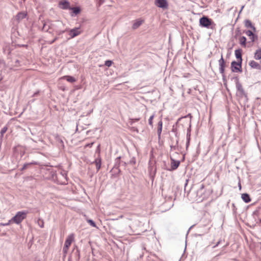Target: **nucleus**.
Wrapping results in <instances>:
<instances>
[{"label":"nucleus","instance_id":"nucleus-48","mask_svg":"<svg viewBox=\"0 0 261 261\" xmlns=\"http://www.w3.org/2000/svg\"><path fill=\"white\" fill-rule=\"evenodd\" d=\"M41 227H43V224H41Z\"/></svg>","mask_w":261,"mask_h":261},{"label":"nucleus","instance_id":"nucleus-42","mask_svg":"<svg viewBox=\"0 0 261 261\" xmlns=\"http://www.w3.org/2000/svg\"><path fill=\"white\" fill-rule=\"evenodd\" d=\"M38 92H35V93L33 94V96H36V95L38 94Z\"/></svg>","mask_w":261,"mask_h":261},{"label":"nucleus","instance_id":"nucleus-26","mask_svg":"<svg viewBox=\"0 0 261 261\" xmlns=\"http://www.w3.org/2000/svg\"><path fill=\"white\" fill-rule=\"evenodd\" d=\"M112 61L111 60H107L105 62V65L107 67H110L112 65Z\"/></svg>","mask_w":261,"mask_h":261},{"label":"nucleus","instance_id":"nucleus-37","mask_svg":"<svg viewBox=\"0 0 261 261\" xmlns=\"http://www.w3.org/2000/svg\"><path fill=\"white\" fill-rule=\"evenodd\" d=\"M58 37H55L54 38V39L53 40H52L50 42V44H52L54 42H55L57 39H58Z\"/></svg>","mask_w":261,"mask_h":261},{"label":"nucleus","instance_id":"nucleus-34","mask_svg":"<svg viewBox=\"0 0 261 261\" xmlns=\"http://www.w3.org/2000/svg\"><path fill=\"white\" fill-rule=\"evenodd\" d=\"M221 240H220L218 242H217V243H216V244L215 245H214L213 248H215V247H217L221 243Z\"/></svg>","mask_w":261,"mask_h":261},{"label":"nucleus","instance_id":"nucleus-32","mask_svg":"<svg viewBox=\"0 0 261 261\" xmlns=\"http://www.w3.org/2000/svg\"><path fill=\"white\" fill-rule=\"evenodd\" d=\"M255 38H256V39H257V36H255L254 34H253V36H251V37H250V39L251 40L252 42H254V41Z\"/></svg>","mask_w":261,"mask_h":261},{"label":"nucleus","instance_id":"nucleus-29","mask_svg":"<svg viewBox=\"0 0 261 261\" xmlns=\"http://www.w3.org/2000/svg\"><path fill=\"white\" fill-rule=\"evenodd\" d=\"M245 34L249 37H251V36L253 35V32L250 30H248V31H246Z\"/></svg>","mask_w":261,"mask_h":261},{"label":"nucleus","instance_id":"nucleus-44","mask_svg":"<svg viewBox=\"0 0 261 261\" xmlns=\"http://www.w3.org/2000/svg\"><path fill=\"white\" fill-rule=\"evenodd\" d=\"M239 187H240V189H241V185L240 183H239Z\"/></svg>","mask_w":261,"mask_h":261},{"label":"nucleus","instance_id":"nucleus-36","mask_svg":"<svg viewBox=\"0 0 261 261\" xmlns=\"http://www.w3.org/2000/svg\"><path fill=\"white\" fill-rule=\"evenodd\" d=\"M170 148H171V150H175L176 148V146L171 145Z\"/></svg>","mask_w":261,"mask_h":261},{"label":"nucleus","instance_id":"nucleus-14","mask_svg":"<svg viewBox=\"0 0 261 261\" xmlns=\"http://www.w3.org/2000/svg\"><path fill=\"white\" fill-rule=\"evenodd\" d=\"M162 126H163V122L162 120H160L158 124V138L160 139L161 138V135L162 130Z\"/></svg>","mask_w":261,"mask_h":261},{"label":"nucleus","instance_id":"nucleus-41","mask_svg":"<svg viewBox=\"0 0 261 261\" xmlns=\"http://www.w3.org/2000/svg\"><path fill=\"white\" fill-rule=\"evenodd\" d=\"M99 147H100V145H99L97 147V150L96 151H98L99 153V151H100V150H99Z\"/></svg>","mask_w":261,"mask_h":261},{"label":"nucleus","instance_id":"nucleus-49","mask_svg":"<svg viewBox=\"0 0 261 261\" xmlns=\"http://www.w3.org/2000/svg\"><path fill=\"white\" fill-rule=\"evenodd\" d=\"M139 120V119H136V121H138Z\"/></svg>","mask_w":261,"mask_h":261},{"label":"nucleus","instance_id":"nucleus-11","mask_svg":"<svg viewBox=\"0 0 261 261\" xmlns=\"http://www.w3.org/2000/svg\"><path fill=\"white\" fill-rule=\"evenodd\" d=\"M249 65L252 68L257 69H261V66L256 62L252 60L249 63Z\"/></svg>","mask_w":261,"mask_h":261},{"label":"nucleus","instance_id":"nucleus-9","mask_svg":"<svg viewBox=\"0 0 261 261\" xmlns=\"http://www.w3.org/2000/svg\"><path fill=\"white\" fill-rule=\"evenodd\" d=\"M52 24L50 21H47L46 22H44L43 23V25L42 28V30L46 32H49L50 33L51 32L49 31V30L51 28Z\"/></svg>","mask_w":261,"mask_h":261},{"label":"nucleus","instance_id":"nucleus-17","mask_svg":"<svg viewBox=\"0 0 261 261\" xmlns=\"http://www.w3.org/2000/svg\"><path fill=\"white\" fill-rule=\"evenodd\" d=\"M242 199L246 202L248 203L250 202L251 198L249 194L247 193H244L242 194Z\"/></svg>","mask_w":261,"mask_h":261},{"label":"nucleus","instance_id":"nucleus-24","mask_svg":"<svg viewBox=\"0 0 261 261\" xmlns=\"http://www.w3.org/2000/svg\"><path fill=\"white\" fill-rule=\"evenodd\" d=\"M71 10H72V12L74 14H75V15H77V14H79L81 11L80 8L79 7H77L72 8Z\"/></svg>","mask_w":261,"mask_h":261},{"label":"nucleus","instance_id":"nucleus-20","mask_svg":"<svg viewBox=\"0 0 261 261\" xmlns=\"http://www.w3.org/2000/svg\"><path fill=\"white\" fill-rule=\"evenodd\" d=\"M63 79L71 83L76 81V80L74 77L69 75L64 76L63 77Z\"/></svg>","mask_w":261,"mask_h":261},{"label":"nucleus","instance_id":"nucleus-1","mask_svg":"<svg viewBox=\"0 0 261 261\" xmlns=\"http://www.w3.org/2000/svg\"><path fill=\"white\" fill-rule=\"evenodd\" d=\"M199 25L201 27L211 29H214L216 25L212 19L205 16H203L200 18Z\"/></svg>","mask_w":261,"mask_h":261},{"label":"nucleus","instance_id":"nucleus-47","mask_svg":"<svg viewBox=\"0 0 261 261\" xmlns=\"http://www.w3.org/2000/svg\"><path fill=\"white\" fill-rule=\"evenodd\" d=\"M41 227H43V224H41Z\"/></svg>","mask_w":261,"mask_h":261},{"label":"nucleus","instance_id":"nucleus-8","mask_svg":"<svg viewBox=\"0 0 261 261\" xmlns=\"http://www.w3.org/2000/svg\"><path fill=\"white\" fill-rule=\"evenodd\" d=\"M81 33V31L80 30V28H75L69 31V35L70 38H73L80 35Z\"/></svg>","mask_w":261,"mask_h":261},{"label":"nucleus","instance_id":"nucleus-31","mask_svg":"<svg viewBox=\"0 0 261 261\" xmlns=\"http://www.w3.org/2000/svg\"><path fill=\"white\" fill-rule=\"evenodd\" d=\"M7 127H4L1 130V134L2 136H3L7 131Z\"/></svg>","mask_w":261,"mask_h":261},{"label":"nucleus","instance_id":"nucleus-35","mask_svg":"<svg viewBox=\"0 0 261 261\" xmlns=\"http://www.w3.org/2000/svg\"><path fill=\"white\" fill-rule=\"evenodd\" d=\"M190 140H187V143H186V149H188L189 144H190Z\"/></svg>","mask_w":261,"mask_h":261},{"label":"nucleus","instance_id":"nucleus-39","mask_svg":"<svg viewBox=\"0 0 261 261\" xmlns=\"http://www.w3.org/2000/svg\"><path fill=\"white\" fill-rule=\"evenodd\" d=\"M130 164H135V161L134 160H132L130 161Z\"/></svg>","mask_w":261,"mask_h":261},{"label":"nucleus","instance_id":"nucleus-28","mask_svg":"<svg viewBox=\"0 0 261 261\" xmlns=\"http://www.w3.org/2000/svg\"><path fill=\"white\" fill-rule=\"evenodd\" d=\"M62 4L64 9H67L69 6V3L68 2H64Z\"/></svg>","mask_w":261,"mask_h":261},{"label":"nucleus","instance_id":"nucleus-22","mask_svg":"<svg viewBox=\"0 0 261 261\" xmlns=\"http://www.w3.org/2000/svg\"><path fill=\"white\" fill-rule=\"evenodd\" d=\"M120 158L121 157L119 156L115 159V165L114 166V168L116 169H118L119 168L120 164L121 163Z\"/></svg>","mask_w":261,"mask_h":261},{"label":"nucleus","instance_id":"nucleus-33","mask_svg":"<svg viewBox=\"0 0 261 261\" xmlns=\"http://www.w3.org/2000/svg\"><path fill=\"white\" fill-rule=\"evenodd\" d=\"M66 30H63V31H57V33L58 34V35H61L62 34L64 33Z\"/></svg>","mask_w":261,"mask_h":261},{"label":"nucleus","instance_id":"nucleus-16","mask_svg":"<svg viewBox=\"0 0 261 261\" xmlns=\"http://www.w3.org/2000/svg\"><path fill=\"white\" fill-rule=\"evenodd\" d=\"M95 164L97 171H98L101 168V159L98 156L97 159H96L93 162Z\"/></svg>","mask_w":261,"mask_h":261},{"label":"nucleus","instance_id":"nucleus-4","mask_svg":"<svg viewBox=\"0 0 261 261\" xmlns=\"http://www.w3.org/2000/svg\"><path fill=\"white\" fill-rule=\"evenodd\" d=\"M231 68L232 72H242V63L232 61L231 63Z\"/></svg>","mask_w":261,"mask_h":261},{"label":"nucleus","instance_id":"nucleus-38","mask_svg":"<svg viewBox=\"0 0 261 261\" xmlns=\"http://www.w3.org/2000/svg\"><path fill=\"white\" fill-rule=\"evenodd\" d=\"M103 2H104V0H99V2H98L99 5V6L101 5L103 3Z\"/></svg>","mask_w":261,"mask_h":261},{"label":"nucleus","instance_id":"nucleus-2","mask_svg":"<svg viewBox=\"0 0 261 261\" xmlns=\"http://www.w3.org/2000/svg\"><path fill=\"white\" fill-rule=\"evenodd\" d=\"M27 214V213L25 212H18L16 215L12 218V221L16 224H19L26 218Z\"/></svg>","mask_w":261,"mask_h":261},{"label":"nucleus","instance_id":"nucleus-27","mask_svg":"<svg viewBox=\"0 0 261 261\" xmlns=\"http://www.w3.org/2000/svg\"><path fill=\"white\" fill-rule=\"evenodd\" d=\"M88 222L90 224V225H91L93 227H96L95 223L91 219L88 220Z\"/></svg>","mask_w":261,"mask_h":261},{"label":"nucleus","instance_id":"nucleus-18","mask_svg":"<svg viewBox=\"0 0 261 261\" xmlns=\"http://www.w3.org/2000/svg\"><path fill=\"white\" fill-rule=\"evenodd\" d=\"M27 16V14L25 12H19L18 13L17 15L16 16V19L20 21V20H22V19L24 18L25 16Z\"/></svg>","mask_w":261,"mask_h":261},{"label":"nucleus","instance_id":"nucleus-15","mask_svg":"<svg viewBox=\"0 0 261 261\" xmlns=\"http://www.w3.org/2000/svg\"><path fill=\"white\" fill-rule=\"evenodd\" d=\"M143 22V20L140 19L136 20L133 25V29L134 30L137 29L142 24Z\"/></svg>","mask_w":261,"mask_h":261},{"label":"nucleus","instance_id":"nucleus-40","mask_svg":"<svg viewBox=\"0 0 261 261\" xmlns=\"http://www.w3.org/2000/svg\"><path fill=\"white\" fill-rule=\"evenodd\" d=\"M76 253H77V255H78V258H80V251H79V250H77Z\"/></svg>","mask_w":261,"mask_h":261},{"label":"nucleus","instance_id":"nucleus-21","mask_svg":"<svg viewBox=\"0 0 261 261\" xmlns=\"http://www.w3.org/2000/svg\"><path fill=\"white\" fill-rule=\"evenodd\" d=\"M37 162H31V163H25L23 165V167H22V168L21 169V171H23L25 169H26L27 168H28L30 166L32 165H37Z\"/></svg>","mask_w":261,"mask_h":261},{"label":"nucleus","instance_id":"nucleus-3","mask_svg":"<svg viewBox=\"0 0 261 261\" xmlns=\"http://www.w3.org/2000/svg\"><path fill=\"white\" fill-rule=\"evenodd\" d=\"M74 239V236L73 234H70L66 239L64 247L63 248V252L64 254H66L68 250L69 247L70 246L72 242Z\"/></svg>","mask_w":261,"mask_h":261},{"label":"nucleus","instance_id":"nucleus-50","mask_svg":"<svg viewBox=\"0 0 261 261\" xmlns=\"http://www.w3.org/2000/svg\"><path fill=\"white\" fill-rule=\"evenodd\" d=\"M38 261H40V260H38Z\"/></svg>","mask_w":261,"mask_h":261},{"label":"nucleus","instance_id":"nucleus-30","mask_svg":"<svg viewBox=\"0 0 261 261\" xmlns=\"http://www.w3.org/2000/svg\"><path fill=\"white\" fill-rule=\"evenodd\" d=\"M153 117H154V115H152L150 117V118L148 120V123L150 125H152V120L153 119Z\"/></svg>","mask_w":261,"mask_h":261},{"label":"nucleus","instance_id":"nucleus-13","mask_svg":"<svg viewBox=\"0 0 261 261\" xmlns=\"http://www.w3.org/2000/svg\"><path fill=\"white\" fill-rule=\"evenodd\" d=\"M245 26L247 28H251L254 32L256 31L255 27L252 24V22L249 20H246L245 21Z\"/></svg>","mask_w":261,"mask_h":261},{"label":"nucleus","instance_id":"nucleus-7","mask_svg":"<svg viewBox=\"0 0 261 261\" xmlns=\"http://www.w3.org/2000/svg\"><path fill=\"white\" fill-rule=\"evenodd\" d=\"M236 88L239 95L241 97L243 96H246L245 91L241 85V84L238 80L236 82Z\"/></svg>","mask_w":261,"mask_h":261},{"label":"nucleus","instance_id":"nucleus-45","mask_svg":"<svg viewBox=\"0 0 261 261\" xmlns=\"http://www.w3.org/2000/svg\"><path fill=\"white\" fill-rule=\"evenodd\" d=\"M93 144V143H91V144H88V145L89 146H91L92 145V144Z\"/></svg>","mask_w":261,"mask_h":261},{"label":"nucleus","instance_id":"nucleus-25","mask_svg":"<svg viewBox=\"0 0 261 261\" xmlns=\"http://www.w3.org/2000/svg\"><path fill=\"white\" fill-rule=\"evenodd\" d=\"M190 136H191V125H190L189 127L187 129V140H190Z\"/></svg>","mask_w":261,"mask_h":261},{"label":"nucleus","instance_id":"nucleus-46","mask_svg":"<svg viewBox=\"0 0 261 261\" xmlns=\"http://www.w3.org/2000/svg\"><path fill=\"white\" fill-rule=\"evenodd\" d=\"M122 163H123L124 165L125 166L126 165V163L125 162H122Z\"/></svg>","mask_w":261,"mask_h":261},{"label":"nucleus","instance_id":"nucleus-12","mask_svg":"<svg viewBox=\"0 0 261 261\" xmlns=\"http://www.w3.org/2000/svg\"><path fill=\"white\" fill-rule=\"evenodd\" d=\"M235 56L238 62H242V49H239L235 50Z\"/></svg>","mask_w":261,"mask_h":261},{"label":"nucleus","instance_id":"nucleus-6","mask_svg":"<svg viewBox=\"0 0 261 261\" xmlns=\"http://www.w3.org/2000/svg\"><path fill=\"white\" fill-rule=\"evenodd\" d=\"M219 71L221 74H222V76H224V69L225 67V62L223 58L222 55H221V59L219 60Z\"/></svg>","mask_w":261,"mask_h":261},{"label":"nucleus","instance_id":"nucleus-10","mask_svg":"<svg viewBox=\"0 0 261 261\" xmlns=\"http://www.w3.org/2000/svg\"><path fill=\"white\" fill-rule=\"evenodd\" d=\"M179 164V161L171 159V170H174L176 169L178 167Z\"/></svg>","mask_w":261,"mask_h":261},{"label":"nucleus","instance_id":"nucleus-43","mask_svg":"<svg viewBox=\"0 0 261 261\" xmlns=\"http://www.w3.org/2000/svg\"><path fill=\"white\" fill-rule=\"evenodd\" d=\"M203 188H204L203 185H201L200 189L202 190L203 189Z\"/></svg>","mask_w":261,"mask_h":261},{"label":"nucleus","instance_id":"nucleus-5","mask_svg":"<svg viewBox=\"0 0 261 261\" xmlns=\"http://www.w3.org/2000/svg\"><path fill=\"white\" fill-rule=\"evenodd\" d=\"M154 4L158 7L163 9H167L168 7L167 0H155Z\"/></svg>","mask_w":261,"mask_h":261},{"label":"nucleus","instance_id":"nucleus-23","mask_svg":"<svg viewBox=\"0 0 261 261\" xmlns=\"http://www.w3.org/2000/svg\"><path fill=\"white\" fill-rule=\"evenodd\" d=\"M240 43L243 46H246V38L244 36H242L240 38Z\"/></svg>","mask_w":261,"mask_h":261},{"label":"nucleus","instance_id":"nucleus-19","mask_svg":"<svg viewBox=\"0 0 261 261\" xmlns=\"http://www.w3.org/2000/svg\"><path fill=\"white\" fill-rule=\"evenodd\" d=\"M254 58L255 60L261 59V48L257 49L254 54Z\"/></svg>","mask_w":261,"mask_h":261}]
</instances>
